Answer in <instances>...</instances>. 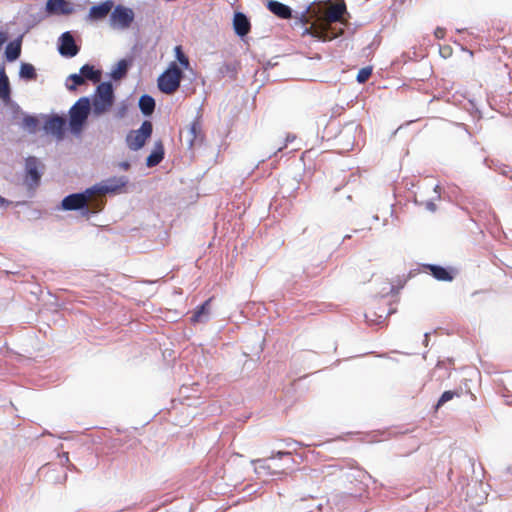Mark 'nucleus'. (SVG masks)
<instances>
[{
    "instance_id": "nucleus-1",
    "label": "nucleus",
    "mask_w": 512,
    "mask_h": 512,
    "mask_svg": "<svg viewBox=\"0 0 512 512\" xmlns=\"http://www.w3.org/2000/svg\"><path fill=\"white\" fill-rule=\"evenodd\" d=\"M346 12V5L342 1L340 3L330 4L323 8L321 5H311L306 12L302 13L299 18L303 25L309 24L302 33L303 36L310 35L321 41H328L336 38L338 33L331 31V24L342 19Z\"/></svg>"
},
{
    "instance_id": "nucleus-2",
    "label": "nucleus",
    "mask_w": 512,
    "mask_h": 512,
    "mask_svg": "<svg viewBox=\"0 0 512 512\" xmlns=\"http://www.w3.org/2000/svg\"><path fill=\"white\" fill-rule=\"evenodd\" d=\"M460 464L459 470L457 472L458 475V483L455 486L454 493L460 499V501L464 498L466 506L470 509H473L476 506H479L484 503L487 499V484H484L482 481H469L468 473L474 472L475 462L472 458L468 457L460 453Z\"/></svg>"
},
{
    "instance_id": "nucleus-3",
    "label": "nucleus",
    "mask_w": 512,
    "mask_h": 512,
    "mask_svg": "<svg viewBox=\"0 0 512 512\" xmlns=\"http://www.w3.org/2000/svg\"><path fill=\"white\" fill-rule=\"evenodd\" d=\"M126 181L123 178L110 179L106 184L100 186H94L87 189L83 193H75L66 196L62 200V208L64 210H79L84 208L87 203L92 199L95 194L105 195L107 193L116 192L120 188L124 187Z\"/></svg>"
},
{
    "instance_id": "nucleus-4",
    "label": "nucleus",
    "mask_w": 512,
    "mask_h": 512,
    "mask_svg": "<svg viewBox=\"0 0 512 512\" xmlns=\"http://www.w3.org/2000/svg\"><path fill=\"white\" fill-rule=\"evenodd\" d=\"M183 77L182 70L175 62H172L168 69L158 78V88L165 94H173L180 86Z\"/></svg>"
},
{
    "instance_id": "nucleus-5",
    "label": "nucleus",
    "mask_w": 512,
    "mask_h": 512,
    "mask_svg": "<svg viewBox=\"0 0 512 512\" xmlns=\"http://www.w3.org/2000/svg\"><path fill=\"white\" fill-rule=\"evenodd\" d=\"M114 103L113 87L110 82L100 83L93 99V111L100 115L107 112Z\"/></svg>"
},
{
    "instance_id": "nucleus-6",
    "label": "nucleus",
    "mask_w": 512,
    "mask_h": 512,
    "mask_svg": "<svg viewBox=\"0 0 512 512\" xmlns=\"http://www.w3.org/2000/svg\"><path fill=\"white\" fill-rule=\"evenodd\" d=\"M152 131V123L147 120L141 124L139 129L131 130L126 137V143L129 149L133 151L141 149L151 137Z\"/></svg>"
},
{
    "instance_id": "nucleus-7",
    "label": "nucleus",
    "mask_w": 512,
    "mask_h": 512,
    "mask_svg": "<svg viewBox=\"0 0 512 512\" xmlns=\"http://www.w3.org/2000/svg\"><path fill=\"white\" fill-rule=\"evenodd\" d=\"M90 112V102L88 98L79 99L70 110V126L73 131H79Z\"/></svg>"
},
{
    "instance_id": "nucleus-8",
    "label": "nucleus",
    "mask_w": 512,
    "mask_h": 512,
    "mask_svg": "<svg viewBox=\"0 0 512 512\" xmlns=\"http://www.w3.org/2000/svg\"><path fill=\"white\" fill-rule=\"evenodd\" d=\"M43 165L39 162V160L34 156H29L25 161V184L29 189H35L38 187L42 173L40 168Z\"/></svg>"
},
{
    "instance_id": "nucleus-9",
    "label": "nucleus",
    "mask_w": 512,
    "mask_h": 512,
    "mask_svg": "<svg viewBox=\"0 0 512 512\" xmlns=\"http://www.w3.org/2000/svg\"><path fill=\"white\" fill-rule=\"evenodd\" d=\"M134 20V13L130 8L118 5L112 11L110 23L113 27L126 29Z\"/></svg>"
},
{
    "instance_id": "nucleus-10",
    "label": "nucleus",
    "mask_w": 512,
    "mask_h": 512,
    "mask_svg": "<svg viewBox=\"0 0 512 512\" xmlns=\"http://www.w3.org/2000/svg\"><path fill=\"white\" fill-rule=\"evenodd\" d=\"M59 52L66 57H74L79 52V48L69 32H65L61 35Z\"/></svg>"
},
{
    "instance_id": "nucleus-11",
    "label": "nucleus",
    "mask_w": 512,
    "mask_h": 512,
    "mask_svg": "<svg viewBox=\"0 0 512 512\" xmlns=\"http://www.w3.org/2000/svg\"><path fill=\"white\" fill-rule=\"evenodd\" d=\"M112 8L113 2L111 0H107L98 5H94L90 8L87 18L90 21L103 20L107 17Z\"/></svg>"
},
{
    "instance_id": "nucleus-12",
    "label": "nucleus",
    "mask_w": 512,
    "mask_h": 512,
    "mask_svg": "<svg viewBox=\"0 0 512 512\" xmlns=\"http://www.w3.org/2000/svg\"><path fill=\"white\" fill-rule=\"evenodd\" d=\"M46 10L51 14L69 15L73 13V7L66 0H48Z\"/></svg>"
},
{
    "instance_id": "nucleus-13",
    "label": "nucleus",
    "mask_w": 512,
    "mask_h": 512,
    "mask_svg": "<svg viewBox=\"0 0 512 512\" xmlns=\"http://www.w3.org/2000/svg\"><path fill=\"white\" fill-rule=\"evenodd\" d=\"M233 27L238 36L244 37L250 32L251 24L245 14L236 12L233 18Z\"/></svg>"
},
{
    "instance_id": "nucleus-14",
    "label": "nucleus",
    "mask_w": 512,
    "mask_h": 512,
    "mask_svg": "<svg viewBox=\"0 0 512 512\" xmlns=\"http://www.w3.org/2000/svg\"><path fill=\"white\" fill-rule=\"evenodd\" d=\"M268 10L280 19H290L292 17V9L276 0L267 2Z\"/></svg>"
},
{
    "instance_id": "nucleus-15",
    "label": "nucleus",
    "mask_w": 512,
    "mask_h": 512,
    "mask_svg": "<svg viewBox=\"0 0 512 512\" xmlns=\"http://www.w3.org/2000/svg\"><path fill=\"white\" fill-rule=\"evenodd\" d=\"M66 126V120L60 116H53L45 123V129L57 136H62Z\"/></svg>"
},
{
    "instance_id": "nucleus-16",
    "label": "nucleus",
    "mask_w": 512,
    "mask_h": 512,
    "mask_svg": "<svg viewBox=\"0 0 512 512\" xmlns=\"http://www.w3.org/2000/svg\"><path fill=\"white\" fill-rule=\"evenodd\" d=\"M0 99L8 104L11 101V88L5 68H0Z\"/></svg>"
},
{
    "instance_id": "nucleus-17",
    "label": "nucleus",
    "mask_w": 512,
    "mask_h": 512,
    "mask_svg": "<svg viewBox=\"0 0 512 512\" xmlns=\"http://www.w3.org/2000/svg\"><path fill=\"white\" fill-rule=\"evenodd\" d=\"M421 269L425 273H430L435 279L440 281L448 280V270L444 267L431 264H423Z\"/></svg>"
},
{
    "instance_id": "nucleus-18",
    "label": "nucleus",
    "mask_w": 512,
    "mask_h": 512,
    "mask_svg": "<svg viewBox=\"0 0 512 512\" xmlns=\"http://www.w3.org/2000/svg\"><path fill=\"white\" fill-rule=\"evenodd\" d=\"M212 298H209L206 300L202 305L198 306L193 315L191 316L190 320L193 324L203 322L208 315H209V305Z\"/></svg>"
},
{
    "instance_id": "nucleus-19",
    "label": "nucleus",
    "mask_w": 512,
    "mask_h": 512,
    "mask_svg": "<svg viewBox=\"0 0 512 512\" xmlns=\"http://www.w3.org/2000/svg\"><path fill=\"white\" fill-rule=\"evenodd\" d=\"M139 108L144 115H151L155 110L154 98L146 94L142 95L139 99Z\"/></svg>"
},
{
    "instance_id": "nucleus-20",
    "label": "nucleus",
    "mask_w": 512,
    "mask_h": 512,
    "mask_svg": "<svg viewBox=\"0 0 512 512\" xmlns=\"http://www.w3.org/2000/svg\"><path fill=\"white\" fill-rule=\"evenodd\" d=\"M80 73L84 80L88 79L94 83H98L101 80V72L99 70H95L93 66L88 64H85L80 68Z\"/></svg>"
},
{
    "instance_id": "nucleus-21",
    "label": "nucleus",
    "mask_w": 512,
    "mask_h": 512,
    "mask_svg": "<svg viewBox=\"0 0 512 512\" xmlns=\"http://www.w3.org/2000/svg\"><path fill=\"white\" fill-rule=\"evenodd\" d=\"M164 158V149L162 144H158L154 151L147 157L146 164L148 167L158 165Z\"/></svg>"
},
{
    "instance_id": "nucleus-22",
    "label": "nucleus",
    "mask_w": 512,
    "mask_h": 512,
    "mask_svg": "<svg viewBox=\"0 0 512 512\" xmlns=\"http://www.w3.org/2000/svg\"><path fill=\"white\" fill-rule=\"evenodd\" d=\"M191 145L198 139H202V123L200 118H196L189 126Z\"/></svg>"
},
{
    "instance_id": "nucleus-23",
    "label": "nucleus",
    "mask_w": 512,
    "mask_h": 512,
    "mask_svg": "<svg viewBox=\"0 0 512 512\" xmlns=\"http://www.w3.org/2000/svg\"><path fill=\"white\" fill-rule=\"evenodd\" d=\"M21 54V43L20 42H10L5 50L6 59L8 61H15L19 58Z\"/></svg>"
},
{
    "instance_id": "nucleus-24",
    "label": "nucleus",
    "mask_w": 512,
    "mask_h": 512,
    "mask_svg": "<svg viewBox=\"0 0 512 512\" xmlns=\"http://www.w3.org/2000/svg\"><path fill=\"white\" fill-rule=\"evenodd\" d=\"M19 75L26 80H35L37 78L36 70L30 63L21 64Z\"/></svg>"
},
{
    "instance_id": "nucleus-25",
    "label": "nucleus",
    "mask_w": 512,
    "mask_h": 512,
    "mask_svg": "<svg viewBox=\"0 0 512 512\" xmlns=\"http://www.w3.org/2000/svg\"><path fill=\"white\" fill-rule=\"evenodd\" d=\"M127 69H128V64H127L126 60H120L117 63V66L112 70L111 77L114 80H120L121 78H123L126 75Z\"/></svg>"
},
{
    "instance_id": "nucleus-26",
    "label": "nucleus",
    "mask_w": 512,
    "mask_h": 512,
    "mask_svg": "<svg viewBox=\"0 0 512 512\" xmlns=\"http://www.w3.org/2000/svg\"><path fill=\"white\" fill-rule=\"evenodd\" d=\"M22 126L24 129H26L28 132L30 133H35L38 129V126H39V121L36 117L34 116H30V115H26L24 118H23V121H22Z\"/></svg>"
},
{
    "instance_id": "nucleus-27",
    "label": "nucleus",
    "mask_w": 512,
    "mask_h": 512,
    "mask_svg": "<svg viewBox=\"0 0 512 512\" xmlns=\"http://www.w3.org/2000/svg\"><path fill=\"white\" fill-rule=\"evenodd\" d=\"M175 55L179 63L182 65L183 68L188 69L189 68V59L184 54L181 46L175 47Z\"/></svg>"
},
{
    "instance_id": "nucleus-28",
    "label": "nucleus",
    "mask_w": 512,
    "mask_h": 512,
    "mask_svg": "<svg viewBox=\"0 0 512 512\" xmlns=\"http://www.w3.org/2000/svg\"><path fill=\"white\" fill-rule=\"evenodd\" d=\"M68 79L73 82V84H71V85L67 84V88L71 91L76 90V87L82 85L85 81L83 76L81 75V73L80 74H72L69 76Z\"/></svg>"
},
{
    "instance_id": "nucleus-29",
    "label": "nucleus",
    "mask_w": 512,
    "mask_h": 512,
    "mask_svg": "<svg viewBox=\"0 0 512 512\" xmlns=\"http://www.w3.org/2000/svg\"><path fill=\"white\" fill-rule=\"evenodd\" d=\"M372 74V68L371 67H364L362 69L359 70L358 74H357V81L359 83H364L366 82L370 76Z\"/></svg>"
},
{
    "instance_id": "nucleus-30",
    "label": "nucleus",
    "mask_w": 512,
    "mask_h": 512,
    "mask_svg": "<svg viewBox=\"0 0 512 512\" xmlns=\"http://www.w3.org/2000/svg\"><path fill=\"white\" fill-rule=\"evenodd\" d=\"M463 393H465L466 395H469L471 399H473V394L471 393L470 391V387L468 386V383H467V380L465 379V389L463 388H460V391L458 390H455V391H451L450 390V394H449V397H450V400L454 397V396H457L459 397L460 395H462Z\"/></svg>"
},
{
    "instance_id": "nucleus-31",
    "label": "nucleus",
    "mask_w": 512,
    "mask_h": 512,
    "mask_svg": "<svg viewBox=\"0 0 512 512\" xmlns=\"http://www.w3.org/2000/svg\"><path fill=\"white\" fill-rule=\"evenodd\" d=\"M435 37L438 38V39H443L446 35V29L445 28H441V27H438L435 32Z\"/></svg>"
},
{
    "instance_id": "nucleus-32",
    "label": "nucleus",
    "mask_w": 512,
    "mask_h": 512,
    "mask_svg": "<svg viewBox=\"0 0 512 512\" xmlns=\"http://www.w3.org/2000/svg\"><path fill=\"white\" fill-rule=\"evenodd\" d=\"M447 401H448V391H444L442 393L440 399L438 400V403H437L436 407L438 408L439 406L443 405Z\"/></svg>"
},
{
    "instance_id": "nucleus-33",
    "label": "nucleus",
    "mask_w": 512,
    "mask_h": 512,
    "mask_svg": "<svg viewBox=\"0 0 512 512\" xmlns=\"http://www.w3.org/2000/svg\"><path fill=\"white\" fill-rule=\"evenodd\" d=\"M295 137H291L290 136H287L281 143V145L277 148V151H282L284 148L287 147V144L289 141H292Z\"/></svg>"
},
{
    "instance_id": "nucleus-34",
    "label": "nucleus",
    "mask_w": 512,
    "mask_h": 512,
    "mask_svg": "<svg viewBox=\"0 0 512 512\" xmlns=\"http://www.w3.org/2000/svg\"><path fill=\"white\" fill-rule=\"evenodd\" d=\"M454 42H455V43L460 47V49H461L463 52H465V53L467 54L468 60H469L470 62H472V60H473V52H472L471 50H468V49L463 48V47H462L460 44H458L456 41H454Z\"/></svg>"
},
{
    "instance_id": "nucleus-35",
    "label": "nucleus",
    "mask_w": 512,
    "mask_h": 512,
    "mask_svg": "<svg viewBox=\"0 0 512 512\" xmlns=\"http://www.w3.org/2000/svg\"><path fill=\"white\" fill-rule=\"evenodd\" d=\"M475 107L474 103L472 100L470 99H467L466 100V103L463 104V108L470 111V109H473Z\"/></svg>"
},
{
    "instance_id": "nucleus-36",
    "label": "nucleus",
    "mask_w": 512,
    "mask_h": 512,
    "mask_svg": "<svg viewBox=\"0 0 512 512\" xmlns=\"http://www.w3.org/2000/svg\"><path fill=\"white\" fill-rule=\"evenodd\" d=\"M455 125H456L457 127H459V128H463V129H464V131H465V135H466L469 139H471V134L466 130V128H465V126H464L463 124H461V123H455Z\"/></svg>"
},
{
    "instance_id": "nucleus-37",
    "label": "nucleus",
    "mask_w": 512,
    "mask_h": 512,
    "mask_svg": "<svg viewBox=\"0 0 512 512\" xmlns=\"http://www.w3.org/2000/svg\"><path fill=\"white\" fill-rule=\"evenodd\" d=\"M458 273V271L452 267H450V276H449V279H450V282L453 280V278L455 277V275Z\"/></svg>"
},
{
    "instance_id": "nucleus-38",
    "label": "nucleus",
    "mask_w": 512,
    "mask_h": 512,
    "mask_svg": "<svg viewBox=\"0 0 512 512\" xmlns=\"http://www.w3.org/2000/svg\"><path fill=\"white\" fill-rule=\"evenodd\" d=\"M10 202L4 197L0 196V206H8Z\"/></svg>"
},
{
    "instance_id": "nucleus-39",
    "label": "nucleus",
    "mask_w": 512,
    "mask_h": 512,
    "mask_svg": "<svg viewBox=\"0 0 512 512\" xmlns=\"http://www.w3.org/2000/svg\"><path fill=\"white\" fill-rule=\"evenodd\" d=\"M460 103L459 99L454 95L452 99H450V104L457 106Z\"/></svg>"
},
{
    "instance_id": "nucleus-40",
    "label": "nucleus",
    "mask_w": 512,
    "mask_h": 512,
    "mask_svg": "<svg viewBox=\"0 0 512 512\" xmlns=\"http://www.w3.org/2000/svg\"><path fill=\"white\" fill-rule=\"evenodd\" d=\"M288 455H291V453L290 452H282V451H279L276 453V456L279 458H281L283 456H288Z\"/></svg>"
},
{
    "instance_id": "nucleus-41",
    "label": "nucleus",
    "mask_w": 512,
    "mask_h": 512,
    "mask_svg": "<svg viewBox=\"0 0 512 512\" xmlns=\"http://www.w3.org/2000/svg\"><path fill=\"white\" fill-rule=\"evenodd\" d=\"M258 462L261 463L259 465V468H268L269 467L268 465H266V460H259Z\"/></svg>"
},
{
    "instance_id": "nucleus-42",
    "label": "nucleus",
    "mask_w": 512,
    "mask_h": 512,
    "mask_svg": "<svg viewBox=\"0 0 512 512\" xmlns=\"http://www.w3.org/2000/svg\"><path fill=\"white\" fill-rule=\"evenodd\" d=\"M455 474V471L453 468L450 467V477Z\"/></svg>"
},
{
    "instance_id": "nucleus-43",
    "label": "nucleus",
    "mask_w": 512,
    "mask_h": 512,
    "mask_svg": "<svg viewBox=\"0 0 512 512\" xmlns=\"http://www.w3.org/2000/svg\"><path fill=\"white\" fill-rule=\"evenodd\" d=\"M123 167H124L125 169H128V168H129V164H128V163H124V164H123Z\"/></svg>"
},
{
    "instance_id": "nucleus-44",
    "label": "nucleus",
    "mask_w": 512,
    "mask_h": 512,
    "mask_svg": "<svg viewBox=\"0 0 512 512\" xmlns=\"http://www.w3.org/2000/svg\"><path fill=\"white\" fill-rule=\"evenodd\" d=\"M66 479H67V474H66V473H64V474H63V480H64V481H66Z\"/></svg>"
},
{
    "instance_id": "nucleus-45",
    "label": "nucleus",
    "mask_w": 512,
    "mask_h": 512,
    "mask_svg": "<svg viewBox=\"0 0 512 512\" xmlns=\"http://www.w3.org/2000/svg\"><path fill=\"white\" fill-rule=\"evenodd\" d=\"M366 281H370V278H367V279H363V283L366 282Z\"/></svg>"
}]
</instances>
